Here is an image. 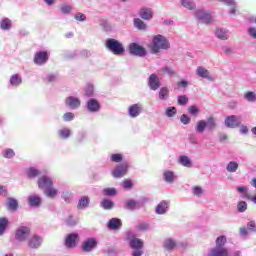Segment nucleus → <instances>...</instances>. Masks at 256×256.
<instances>
[{"instance_id": "obj_21", "label": "nucleus", "mask_w": 256, "mask_h": 256, "mask_svg": "<svg viewBox=\"0 0 256 256\" xmlns=\"http://www.w3.org/2000/svg\"><path fill=\"white\" fill-rule=\"evenodd\" d=\"M125 175H127V164L116 166L112 171V177H114V179H121V177H125Z\"/></svg>"}, {"instance_id": "obj_6", "label": "nucleus", "mask_w": 256, "mask_h": 256, "mask_svg": "<svg viewBox=\"0 0 256 256\" xmlns=\"http://www.w3.org/2000/svg\"><path fill=\"white\" fill-rule=\"evenodd\" d=\"M194 17L198 22L203 23L204 25H211V23H213V12L205 9L195 10Z\"/></svg>"}, {"instance_id": "obj_49", "label": "nucleus", "mask_w": 256, "mask_h": 256, "mask_svg": "<svg viewBox=\"0 0 256 256\" xmlns=\"http://www.w3.org/2000/svg\"><path fill=\"white\" fill-rule=\"evenodd\" d=\"M60 11L63 15H70L71 11H73V7H71V5H62Z\"/></svg>"}, {"instance_id": "obj_34", "label": "nucleus", "mask_w": 256, "mask_h": 256, "mask_svg": "<svg viewBox=\"0 0 256 256\" xmlns=\"http://www.w3.org/2000/svg\"><path fill=\"white\" fill-rule=\"evenodd\" d=\"M9 83L12 87H19L23 83V78L19 74H13L10 77Z\"/></svg>"}, {"instance_id": "obj_41", "label": "nucleus", "mask_w": 256, "mask_h": 256, "mask_svg": "<svg viewBox=\"0 0 256 256\" xmlns=\"http://www.w3.org/2000/svg\"><path fill=\"white\" fill-rule=\"evenodd\" d=\"M102 193L105 197H115L117 195V189L115 188H104Z\"/></svg>"}, {"instance_id": "obj_25", "label": "nucleus", "mask_w": 256, "mask_h": 256, "mask_svg": "<svg viewBox=\"0 0 256 256\" xmlns=\"http://www.w3.org/2000/svg\"><path fill=\"white\" fill-rule=\"evenodd\" d=\"M107 227L110 231H118V229L123 227V222H121V219L119 218H111L108 221Z\"/></svg>"}, {"instance_id": "obj_48", "label": "nucleus", "mask_w": 256, "mask_h": 256, "mask_svg": "<svg viewBox=\"0 0 256 256\" xmlns=\"http://www.w3.org/2000/svg\"><path fill=\"white\" fill-rule=\"evenodd\" d=\"M110 161H112V163H121L123 161V155L122 154H112L110 156Z\"/></svg>"}, {"instance_id": "obj_54", "label": "nucleus", "mask_w": 256, "mask_h": 256, "mask_svg": "<svg viewBox=\"0 0 256 256\" xmlns=\"http://www.w3.org/2000/svg\"><path fill=\"white\" fill-rule=\"evenodd\" d=\"M189 103V98L185 95L178 96V105L185 106Z\"/></svg>"}, {"instance_id": "obj_18", "label": "nucleus", "mask_w": 256, "mask_h": 256, "mask_svg": "<svg viewBox=\"0 0 256 256\" xmlns=\"http://www.w3.org/2000/svg\"><path fill=\"white\" fill-rule=\"evenodd\" d=\"M42 244H43V237L37 234H34L28 240V247H30V249H39V247H41Z\"/></svg>"}, {"instance_id": "obj_8", "label": "nucleus", "mask_w": 256, "mask_h": 256, "mask_svg": "<svg viewBox=\"0 0 256 256\" xmlns=\"http://www.w3.org/2000/svg\"><path fill=\"white\" fill-rule=\"evenodd\" d=\"M144 245L145 243L140 238L134 237L130 239L129 246L133 249L132 256H142Z\"/></svg>"}, {"instance_id": "obj_50", "label": "nucleus", "mask_w": 256, "mask_h": 256, "mask_svg": "<svg viewBox=\"0 0 256 256\" xmlns=\"http://www.w3.org/2000/svg\"><path fill=\"white\" fill-rule=\"evenodd\" d=\"M165 115L166 117H173L174 115H177V108H175V106L166 108Z\"/></svg>"}, {"instance_id": "obj_33", "label": "nucleus", "mask_w": 256, "mask_h": 256, "mask_svg": "<svg viewBox=\"0 0 256 256\" xmlns=\"http://www.w3.org/2000/svg\"><path fill=\"white\" fill-rule=\"evenodd\" d=\"M89 203H91V200L88 198V196H82L78 201L77 209H87V207H89Z\"/></svg>"}, {"instance_id": "obj_16", "label": "nucleus", "mask_w": 256, "mask_h": 256, "mask_svg": "<svg viewBox=\"0 0 256 256\" xmlns=\"http://www.w3.org/2000/svg\"><path fill=\"white\" fill-rule=\"evenodd\" d=\"M65 105L72 110L79 109L81 107V99L75 96H69L65 99Z\"/></svg>"}, {"instance_id": "obj_64", "label": "nucleus", "mask_w": 256, "mask_h": 256, "mask_svg": "<svg viewBox=\"0 0 256 256\" xmlns=\"http://www.w3.org/2000/svg\"><path fill=\"white\" fill-rule=\"evenodd\" d=\"M178 89H185L189 86V82H187V80H182L180 82L177 83Z\"/></svg>"}, {"instance_id": "obj_9", "label": "nucleus", "mask_w": 256, "mask_h": 256, "mask_svg": "<svg viewBox=\"0 0 256 256\" xmlns=\"http://www.w3.org/2000/svg\"><path fill=\"white\" fill-rule=\"evenodd\" d=\"M130 55L134 57H146L147 56V49L145 47L139 45L137 42H132L128 46Z\"/></svg>"}, {"instance_id": "obj_17", "label": "nucleus", "mask_w": 256, "mask_h": 256, "mask_svg": "<svg viewBox=\"0 0 256 256\" xmlns=\"http://www.w3.org/2000/svg\"><path fill=\"white\" fill-rule=\"evenodd\" d=\"M148 87L151 91H157L161 87V80L157 74H151L148 78Z\"/></svg>"}, {"instance_id": "obj_3", "label": "nucleus", "mask_w": 256, "mask_h": 256, "mask_svg": "<svg viewBox=\"0 0 256 256\" xmlns=\"http://www.w3.org/2000/svg\"><path fill=\"white\" fill-rule=\"evenodd\" d=\"M187 242L179 241L174 237H167L163 240L162 247L167 253H173L177 249H187Z\"/></svg>"}, {"instance_id": "obj_29", "label": "nucleus", "mask_w": 256, "mask_h": 256, "mask_svg": "<svg viewBox=\"0 0 256 256\" xmlns=\"http://www.w3.org/2000/svg\"><path fill=\"white\" fill-rule=\"evenodd\" d=\"M215 35L221 41H227V39H229V30L224 28H217L215 31Z\"/></svg>"}, {"instance_id": "obj_20", "label": "nucleus", "mask_w": 256, "mask_h": 256, "mask_svg": "<svg viewBox=\"0 0 256 256\" xmlns=\"http://www.w3.org/2000/svg\"><path fill=\"white\" fill-rule=\"evenodd\" d=\"M97 247V239L95 238H88L82 243V250L85 253H91L93 249Z\"/></svg>"}, {"instance_id": "obj_15", "label": "nucleus", "mask_w": 256, "mask_h": 256, "mask_svg": "<svg viewBox=\"0 0 256 256\" xmlns=\"http://www.w3.org/2000/svg\"><path fill=\"white\" fill-rule=\"evenodd\" d=\"M86 109L89 113H99V111H101V103H99L95 98H90L86 102Z\"/></svg>"}, {"instance_id": "obj_43", "label": "nucleus", "mask_w": 256, "mask_h": 256, "mask_svg": "<svg viewBox=\"0 0 256 256\" xmlns=\"http://www.w3.org/2000/svg\"><path fill=\"white\" fill-rule=\"evenodd\" d=\"M4 159H13L15 157V151L11 148H7L2 152Z\"/></svg>"}, {"instance_id": "obj_61", "label": "nucleus", "mask_w": 256, "mask_h": 256, "mask_svg": "<svg viewBox=\"0 0 256 256\" xmlns=\"http://www.w3.org/2000/svg\"><path fill=\"white\" fill-rule=\"evenodd\" d=\"M247 229L248 231H251L252 233H256V223L255 221H250L247 223Z\"/></svg>"}, {"instance_id": "obj_44", "label": "nucleus", "mask_w": 256, "mask_h": 256, "mask_svg": "<svg viewBox=\"0 0 256 256\" xmlns=\"http://www.w3.org/2000/svg\"><path fill=\"white\" fill-rule=\"evenodd\" d=\"M114 205H115V203H113V201L108 200V199H104L101 202V207H103V209H106V210L113 209Z\"/></svg>"}, {"instance_id": "obj_56", "label": "nucleus", "mask_w": 256, "mask_h": 256, "mask_svg": "<svg viewBox=\"0 0 256 256\" xmlns=\"http://www.w3.org/2000/svg\"><path fill=\"white\" fill-rule=\"evenodd\" d=\"M74 19L80 23H83L84 21H87V16L81 12H78L75 14Z\"/></svg>"}, {"instance_id": "obj_19", "label": "nucleus", "mask_w": 256, "mask_h": 256, "mask_svg": "<svg viewBox=\"0 0 256 256\" xmlns=\"http://www.w3.org/2000/svg\"><path fill=\"white\" fill-rule=\"evenodd\" d=\"M140 19L143 21H151L153 19V9L149 7H142L138 11Z\"/></svg>"}, {"instance_id": "obj_63", "label": "nucleus", "mask_w": 256, "mask_h": 256, "mask_svg": "<svg viewBox=\"0 0 256 256\" xmlns=\"http://www.w3.org/2000/svg\"><path fill=\"white\" fill-rule=\"evenodd\" d=\"M48 83H55L57 81V75L56 74H48L46 77Z\"/></svg>"}, {"instance_id": "obj_14", "label": "nucleus", "mask_w": 256, "mask_h": 256, "mask_svg": "<svg viewBox=\"0 0 256 256\" xmlns=\"http://www.w3.org/2000/svg\"><path fill=\"white\" fill-rule=\"evenodd\" d=\"M141 208V202L135 199H128L123 202V209L126 211H137Z\"/></svg>"}, {"instance_id": "obj_60", "label": "nucleus", "mask_w": 256, "mask_h": 256, "mask_svg": "<svg viewBox=\"0 0 256 256\" xmlns=\"http://www.w3.org/2000/svg\"><path fill=\"white\" fill-rule=\"evenodd\" d=\"M78 55L80 57H83L84 59H89V57H91V51H89V50H81L80 52H78Z\"/></svg>"}, {"instance_id": "obj_35", "label": "nucleus", "mask_w": 256, "mask_h": 256, "mask_svg": "<svg viewBox=\"0 0 256 256\" xmlns=\"http://www.w3.org/2000/svg\"><path fill=\"white\" fill-rule=\"evenodd\" d=\"M7 227H9V218L0 217V237L5 235V231H7Z\"/></svg>"}, {"instance_id": "obj_2", "label": "nucleus", "mask_w": 256, "mask_h": 256, "mask_svg": "<svg viewBox=\"0 0 256 256\" xmlns=\"http://www.w3.org/2000/svg\"><path fill=\"white\" fill-rule=\"evenodd\" d=\"M215 247L208 251V256H229V248L227 245V237L221 235L216 238Z\"/></svg>"}, {"instance_id": "obj_31", "label": "nucleus", "mask_w": 256, "mask_h": 256, "mask_svg": "<svg viewBox=\"0 0 256 256\" xmlns=\"http://www.w3.org/2000/svg\"><path fill=\"white\" fill-rule=\"evenodd\" d=\"M178 163L179 165H182V167H187L188 169H190V167H193V162L191 161L189 156L186 155H181L178 158Z\"/></svg>"}, {"instance_id": "obj_42", "label": "nucleus", "mask_w": 256, "mask_h": 256, "mask_svg": "<svg viewBox=\"0 0 256 256\" xmlns=\"http://www.w3.org/2000/svg\"><path fill=\"white\" fill-rule=\"evenodd\" d=\"M62 199L65 201V203H71L73 200V193H71V191L64 190L62 192Z\"/></svg>"}, {"instance_id": "obj_53", "label": "nucleus", "mask_w": 256, "mask_h": 256, "mask_svg": "<svg viewBox=\"0 0 256 256\" xmlns=\"http://www.w3.org/2000/svg\"><path fill=\"white\" fill-rule=\"evenodd\" d=\"M78 219L75 218L74 216H69L66 220L67 225H69V227H75V225H77L78 223Z\"/></svg>"}, {"instance_id": "obj_7", "label": "nucleus", "mask_w": 256, "mask_h": 256, "mask_svg": "<svg viewBox=\"0 0 256 256\" xmlns=\"http://www.w3.org/2000/svg\"><path fill=\"white\" fill-rule=\"evenodd\" d=\"M29 235H31V228H29L27 226H19L15 230L14 239L18 243H25V240L29 239Z\"/></svg>"}, {"instance_id": "obj_51", "label": "nucleus", "mask_w": 256, "mask_h": 256, "mask_svg": "<svg viewBox=\"0 0 256 256\" xmlns=\"http://www.w3.org/2000/svg\"><path fill=\"white\" fill-rule=\"evenodd\" d=\"M150 227L151 225H149V223L141 222L137 224L136 229H138V231H147Z\"/></svg>"}, {"instance_id": "obj_12", "label": "nucleus", "mask_w": 256, "mask_h": 256, "mask_svg": "<svg viewBox=\"0 0 256 256\" xmlns=\"http://www.w3.org/2000/svg\"><path fill=\"white\" fill-rule=\"evenodd\" d=\"M49 61V52L47 51H39L36 52L33 58V62L35 65L43 66Z\"/></svg>"}, {"instance_id": "obj_24", "label": "nucleus", "mask_w": 256, "mask_h": 256, "mask_svg": "<svg viewBox=\"0 0 256 256\" xmlns=\"http://www.w3.org/2000/svg\"><path fill=\"white\" fill-rule=\"evenodd\" d=\"M196 75L198 77H201L202 79H207L208 81H213V77L211 76V73L209 72V70H207L203 66L197 67Z\"/></svg>"}, {"instance_id": "obj_26", "label": "nucleus", "mask_w": 256, "mask_h": 256, "mask_svg": "<svg viewBox=\"0 0 256 256\" xmlns=\"http://www.w3.org/2000/svg\"><path fill=\"white\" fill-rule=\"evenodd\" d=\"M42 199L37 194L28 196V205L33 208L41 207Z\"/></svg>"}, {"instance_id": "obj_38", "label": "nucleus", "mask_w": 256, "mask_h": 256, "mask_svg": "<svg viewBox=\"0 0 256 256\" xmlns=\"http://www.w3.org/2000/svg\"><path fill=\"white\" fill-rule=\"evenodd\" d=\"M158 97L160 101H167V99H169V88L167 87L160 88Z\"/></svg>"}, {"instance_id": "obj_27", "label": "nucleus", "mask_w": 256, "mask_h": 256, "mask_svg": "<svg viewBox=\"0 0 256 256\" xmlns=\"http://www.w3.org/2000/svg\"><path fill=\"white\" fill-rule=\"evenodd\" d=\"M77 237H79L78 234H75V233L69 234L66 237L65 246L68 249H73V247H75L77 245Z\"/></svg>"}, {"instance_id": "obj_46", "label": "nucleus", "mask_w": 256, "mask_h": 256, "mask_svg": "<svg viewBox=\"0 0 256 256\" xmlns=\"http://www.w3.org/2000/svg\"><path fill=\"white\" fill-rule=\"evenodd\" d=\"M94 93H95V87L93 86V84H88L85 88V96L93 97Z\"/></svg>"}, {"instance_id": "obj_4", "label": "nucleus", "mask_w": 256, "mask_h": 256, "mask_svg": "<svg viewBox=\"0 0 256 256\" xmlns=\"http://www.w3.org/2000/svg\"><path fill=\"white\" fill-rule=\"evenodd\" d=\"M217 129V118L210 116L206 120H198L195 125V131L198 134L207 131H215Z\"/></svg>"}, {"instance_id": "obj_22", "label": "nucleus", "mask_w": 256, "mask_h": 256, "mask_svg": "<svg viewBox=\"0 0 256 256\" xmlns=\"http://www.w3.org/2000/svg\"><path fill=\"white\" fill-rule=\"evenodd\" d=\"M169 211V201L162 200L155 208L156 215H166Z\"/></svg>"}, {"instance_id": "obj_39", "label": "nucleus", "mask_w": 256, "mask_h": 256, "mask_svg": "<svg viewBox=\"0 0 256 256\" xmlns=\"http://www.w3.org/2000/svg\"><path fill=\"white\" fill-rule=\"evenodd\" d=\"M18 207L19 202H17L15 198H8L7 209H9V211H17Z\"/></svg>"}, {"instance_id": "obj_11", "label": "nucleus", "mask_w": 256, "mask_h": 256, "mask_svg": "<svg viewBox=\"0 0 256 256\" xmlns=\"http://www.w3.org/2000/svg\"><path fill=\"white\" fill-rule=\"evenodd\" d=\"M143 103L138 102L128 107V116L131 119H137L141 113H143Z\"/></svg>"}, {"instance_id": "obj_59", "label": "nucleus", "mask_w": 256, "mask_h": 256, "mask_svg": "<svg viewBox=\"0 0 256 256\" xmlns=\"http://www.w3.org/2000/svg\"><path fill=\"white\" fill-rule=\"evenodd\" d=\"M188 113H190V115H198L199 114V107L192 105L188 108Z\"/></svg>"}, {"instance_id": "obj_62", "label": "nucleus", "mask_w": 256, "mask_h": 256, "mask_svg": "<svg viewBox=\"0 0 256 256\" xmlns=\"http://www.w3.org/2000/svg\"><path fill=\"white\" fill-rule=\"evenodd\" d=\"M122 187L124 189H133V182L131 180H124L122 182Z\"/></svg>"}, {"instance_id": "obj_23", "label": "nucleus", "mask_w": 256, "mask_h": 256, "mask_svg": "<svg viewBox=\"0 0 256 256\" xmlns=\"http://www.w3.org/2000/svg\"><path fill=\"white\" fill-rule=\"evenodd\" d=\"M162 179L163 181H165V183H168L169 185H173V183L177 181V175H175V172L171 170H165L163 172Z\"/></svg>"}, {"instance_id": "obj_1", "label": "nucleus", "mask_w": 256, "mask_h": 256, "mask_svg": "<svg viewBox=\"0 0 256 256\" xmlns=\"http://www.w3.org/2000/svg\"><path fill=\"white\" fill-rule=\"evenodd\" d=\"M171 48V43H169V39L165 36L158 34L153 36L151 52L153 55H157V53H161V51H167V49Z\"/></svg>"}, {"instance_id": "obj_52", "label": "nucleus", "mask_w": 256, "mask_h": 256, "mask_svg": "<svg viewBox=\"0 0 256 256\" xmlns=\"http://www.w3.org/2000/svg\"><path fill=\"white\" fill-rule=\"evenodd\" d=\"M246 101H249L250 103H255L256 101V94L254 92H247L245 94Z\"/></svg>"}, {"instance_id": "obj_55", "label": "nucleus", "mask_w": 256, "mask_h": 256, "mask_svg": "<svg viewBox=\"0 0 256 256\" xmlns=\"http://www.w3.org/2000/svg\"><path fill=\"white\" fill-rule=\"evenodd\" d=\"M73 119H75V114L72 112H66L63 115V121H65L66 123H69V121H73Z\"/></svg>"}, {"instance_id": "obj_57", "label": "nucleus", "mask_w": 256, "mask_h": 256, "mask_svg": "<svg viewBox=\"0 0 256 256\" xmlns=\"http://www.w3.org/2000/svg\"><path fill=\"white\" fill-rule=\"evenodd\" d=\"M180 121L183 125H189L191 123V118L187 114H182Z\"/></svg>"}, {"instance_id": "obj_37", "label": "nucleus", "mask_w": 256, "mask_h": 256, "mask_svg": "<svg viewBox=\"0 0 256 256\" xmlns=\"http://www.w3.org/2000/svg\"><path fill=\"white\" fill-rule=\"evenodd\" d=\"M134 27L139 31H147V24L141 18H134Z\"/></svg>"}, {"instance_id": "obj_47", "label": "nucleus", "mask_w": 256, "mask_h": 256, "mask_svg": "<svg viewBox=\"0 0 256 256\" xmlns=\"http://www.w3.org/2000/svg\"><path fill=\"white\" fill-rule=\"evenodd\" d=\"M237 211L238 213H245V211H247V202L245 201L238 202Z\"/></svg>"}, {"instance_id": "obj_36", "label": "nucleus", "mask_w": 256, "mask_h": 256, "mask_svg": "<svg viewBox=\"0 0 256 256\" xmlns=\"http://www.w3.org/2000/svg\"><path fill=\"white\" fill-rule=\"evenodd\" d=\"M71 135H73V132L69 128H62L58 130L59 139L67 140L69 137H71Z\"/></svg>"}, {"instance_id": "obj_5", "label": "nucleus", "mask_w": 256, "mask_h": 256, "mask_svg": "<svg viewBox=\"0 0 256 256\" xmlns=\"http://www.w3.org/2000/svg\"><path fill=\"white\" fill-rule=\"evenodd\" d=\"M105 48L108 51H110V53H113V55L119 56L125 53V46H123V43H121V41L114 38L106 39Z\"/></svg>"}, {"instance_id": "obj_58", "label": "nucleus", "mask_w": 256, "mask_h": 256, "mask_svg": "<svg viewBox=\"0 0 256 256\" xmlns=\"http://www.w3.org/2000/svg\"><path fill=\"white\" fill-rule=\"evenodd\" d=\"M193 195H195L196 197H201L203 195V188L199 187V186H195L192 189Z\"/></svg>"}, {"instance_id": "obj_13", "label": "nucleus", "mask_w": 256, "mask_h": 256, "mask_svg": "<svg viewBox=\"0 0 256 256\" xmlns=\"http://www.w3.org/2000/svg\"><path fill=\"white\" fill-rule=\"evenodd\" d=\"M37 183L39 189H42V191H45V189H49L54 185L53 178L47 175H43L40 178H38Z\"/></svg>"}, {"instance_id": "obj_10", "label": "nucleus", "mask_w": 256, "mask_h": 256, "mask_svg": "<svg viewBox=\"0 0 256 256\" xmlns=\"http://www.w3.org/2000/svg\"><path fill=\"white\" fill-rule=\"evenodd\" d=\"M224 125L228 127V129H237V127H241V116L230 115L226 117Z\"/></svg>"}, {"instance_id": "obj_40", "label": "nucleus", "mask_w": 256, "mask_h": 256, "mask_svg": "<svg viewBox=\"0 0 256 256\" xmlns=\"http://www.w3.org/2000/svg\"><path fill=\"white\" fill-rule=\"evenodd\" d=\"M237 169H239V163H237V161H230L226 165V170L228 173H237Z\"/></svg>"}, {"instance_id": "obj_32", "label": "nucleus", "mask_w": 256, "mask_h": 256, "mask_svg": "<svg viewBox=\"0 0 256 256\" xmlns=\"http://www.w3.org/2000/svg\"><path fill=\"white\" fill-rule=\"evenodd\" d=\"M44 191V195L48 197V199H55L57 195H59V190L57 188L50 186V188H46Z\"/></svg>"}, {"instance_id": "obj_45", "label": "nucleus", "mask_w": 256, "mask_h": 256, "mask_svg": "<svg viewBox=\"0 0 256 256\" xmlns=\"http://www.w3.org/2000/svg\"><path fill=\"white\" fill-rule=\"evenodd\" d=\"M181 3L183 7L190 9V11L195 9V2H193V0H181Z\"/></svg>"}, {"instance_id": "obj_30", "label": "nucleus", "mask_w": 256, "mask_h": 256, "mask_svg": "<svg viewBox=\"0 0 256 256\" xmlns=\"http://www.w3.org/2000/svg\"><path fill=\"white\" fill-rule=\"evenodd\" d=\"M13 28V22L9 18H3L0 20V29L2 31H11Z\"/></svg>"}, {"instance_id": "obj_28", "label": "nucleus", "mask_w": 256, "mask_h": 256, "mask_svg": "<svg viewBox=\"0 0 256 256\" xmlns=\"http://www.w3.org/2000/svg\"><path fill=\"white\" fill-rule=\"evenodd\" d=\"M39 175H41V170H39L35 167H29L28 169H26L27 179H30V180L37 179V177H39Z\"/></svg>"}]
</instances>
